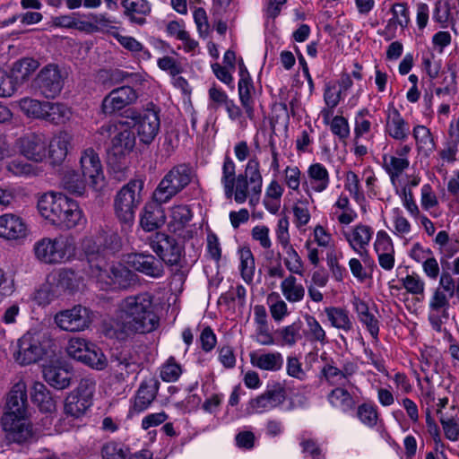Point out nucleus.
Listing matches in <instances>:
<instances>
[{"mask_svg":"<svg viewBox=\"0 0 459 459\" xmlns=\"http://www.w3.org/2000/svg\"><path fill=\"white\" fill-rule=\"evenodd\" d=\"M282 357L279 352L261 355L251 354L253 366L263 370L276 371L281 368Z\"/></svg>","mask_w":459,"mask_h":459,"instance_id":"obj_44","label":"nucleus"},{"mask_svg":"<svg viewBox=\"0 0 459 459\" xmlns=\"http://www.w3.org/2000/svg\"><path fill=\"white\" fill-rule=\"evenodd\" d=\"M137 369L138 364L126 354L120 353L110 359L111 378L116 383L126 382L131 374L137 372Z\"/></svg>","mask_w":459,"mask_h":459,"instance_id":"obj_28","label":"nucleus"},{"mask_svg":"<svg viewBox=\"0 0 459 459\" xmlns=\"http://www.w3.org/2000/svg\"><path fill=\"white\" fill-rule=\"evenodd\" d=\"M43 377L51 386L62 390L70 385L72 373L62 367L48 365L43 368Z\"/></svg>","mask_w":459,"mask_h":459,"instance_id":"obj_35","label":"nucleus"},{"mask_svg":"<svg viewBox=\"0 0 459 459\" xmlns=\"http://www.w3.org/2000/svg\"><path fill=\"white\" fill-rule=\"evenodd\" d=\"M373 230L369 226L359 224L357 225L351 234H345L346 239L355 251L362 255L361 249L368 245L372 238Z\"/></svg>","mask_w":459,"mask_h":459,"instance_id":"obj_38","label":"nucleus"},{"mask_svg":"<svg viewBox=\"0 0 459 459\" xmlns=\"http://www.w3.org/2000/svg\"><path fill=\"white\" fill-rule=\"evenodd\" d=\"M43 120L59 126L68 123L73 117L72 109L61 102L46 103Z\"/></svg>","mask_w":459,"mask_h":459,"instance_id":"obj_34","label":"nucleus"},{"mask_svg":"<svg viewBox=\"0 0 459 459\" xmlns=\"http://www.w3.org/2000/svg\"><path fill=\"white\" fill-rule=\"evenodd\" d=\"M39 66V62L30 57L22 58L13 64L12 73L15 79L27 80Z\"/></svg>","mask_w":459,"mask_h":459,"instance_id":"obj_48","label":"nucleus"},{"mask_svg":"<svg viewBox=\"0 0 459 459\" xmlns=\"http://www.w3.org/2000/svg\"><path fill=\"white\" fill-rule=\"evenodd\" d=\"M97 134L103 138H110L108 159L112 164H122L136 144V137L129 121L106 123L98 129Z\"/></svg>","mask_w":459,"mask_h":459,"instance_id":"obj_3","label":"nucleus"},{"mask_svg":"<svg viewBox=\"0 0 459 459\" xmlns=\"http://www.w3.org/2000/svg\"><path fill=\"white\" fill-rule=\"evenodd\" d=\"M95 383L89 379H82L78 387L70 393L65 403V412L74 418H79L92 404Z\"/></svg>","mask_w":459,"mask_h":459,"instance_id":"obj_12","label":"nucleus"},{"mask_svg":"<svg viewBox=\"0 0 459 459\" xmlns=\"http://www.w3.org/2000/svg\"><path fill=\"white\" fill-rule=\"evenodd\" d=\"M103 459H126V454L121 445L116 442H108L101 448Z\"/></svg>","mask_w":459,"mask_h":459,"instance_id":"obj_64","label":"nucleus"},{"mask_svg":"<svg viewBox=\"0 0 459 459\" xmlns=\"http://www.w3.org/2000/svg\"><path fill=\"white\" fill-rule=\"evenodd\" d=\"M124 14L131 22L143 25L146 16L152 12V4L147 0H121Z\"/></svg>","mask_w":459,"mask_h":459,"instance_id":"obj_31","label":"nucleus"},{"mask_svg":"<svg viewBox=\"0 0 459 459\" xmlns=\"http://www.w3.org/2000/svg\"><path fill=\"white\" fill-rule=\"evenodd\" d=\"M136 205L134 203H115V212L120 222L132 224L134 220V210Z\"/></svg>","mask_w":459,"mask_h":459,"instance_id":"obj_61","label":"nucleus"},{"mask_svg":"<svg viewBox=\"0 0 459 459\" xmlns=\"http://www.w3.org/2000/svg\"><path fill=\"white\" fill-rule=\"evenodd\" d=\"M325 313L333 327L345 332L352 329V322L346 309L338 307H328L325 308Z\"/></svg>","mask_w":459,"mask_h":459,"instance_id":"obj_42","label":"nucleus"},{"mask_svg":"<svg viewBox=\"0 0 459 459\" xmlns=\"http://www.w3.org/2000/svg\"><path fill=\"white\" fill-rule=\"evenodd\" d=\"M181 374V366L176 362L174 357H169L160 370V377L165 382H175L179 378Z\"/></svg>","mask_w":459,"mask_h":459,"instance_id":"obj_59","label":"nucleus"},{"mask_svg":"<svg viewBox=\"0 0 459 459\" xmlns=\"http://www.w3.org/2000/svg\"><path fill=\"white\" fill-rule=\"evenodd\" d=\"M286 394L281 384L269 387L264 394L250 400L249 405L253 412H263L273 409L285 401Z\"/></svg>","mask_w":459,"mask_h":459,"instance_id":"obj_20","label":"nucleus"},{"mask_svg":"<svg viewBox=\"0 0 459 459\" xmlns=\"http://www.w3.org/2000/svg\"><path fill=\"white\" fill-rule=\"evenodd\" d=\"M92 343L82 338L70 339L66 347V352L69 357L82 362L87 356Z\"/></svg>","mask_w":459,"mask_h":459,"instance_id":"obj_52","label":"nucleus"},{"mask_svg":"<svg viewBox=\"0 0 459 459\" xmlns=\"http://www.w3.org/2000/svg\"><path fill=\"white\" fill-rule=\"evenodd\" d=\"M31 198L28 186L10 185L0 186V201L22 200Z\"/></svg>","mask_w":459,"mask_h":459,"instance_id":"obj_53","label":"nucleus"},{"mask_svg":"<svg viewBox=\"0 0 459 459\" xmlns=\"http://www.w3.org/2000/svg\"><path fill=\"white\" fill-rule=\"evenodd\" d=\"M330 184V175L325 165L319 162L312 163L307 170V178L303 184L308 195L312 192L321 193Z\"/></svg>","mask_w":459,"mask_h":459,"instance_id":"obj_21","label":"nucleus"},{"mask_svg":"<svg viewBox=\"0 0 459 459\" xmlns=\"http://www.w3.org/2000/svg\"><path fill=\"white\" fill-rule=\"evenodd\" d=\"M385 133L399 142H405L410 135L408 122L394 105H389L385 111Z\"/></svg>","mask_w":459,"mask_h":459,"instance_id":"obj_19","label":"nucleus"},{"mask_svg":"<svg viewBox=\"0 0 459 459\" xmlns=\"http://www.w3.org/2000/svg\"><path fill=\"white\" fill-rule=\"evenodd\" d=\"M329 403L333 407L340 408L343 412H348L355 408L356 402L351 394L342 387H336L328 394Z\"/></svg>","mask_w":459,"mask_h":459,"instance_id":"obj_43","label":"nucleus"},{"mask_svg":"<svg viewBox=\"0 0 459 459\" xmlns=\"http://www.w3.org/2000/svg\"><path fill=\"white\" fill-rule=\"evenodd\" d=\"M357 416L363 424L368 427H374L377 422V410L372 405L367 403L358 407Z\"/></svg>","mask_w":459,"mask_h":459,"instance_id":"obj_62","label":"nucleus"},{"mask_svg":"<svg viewBox=\"0 0 459 459\" xmlns=\"http://www.w3.org/2000/svg\"><path fill=\"white\" fill-rule=\"evenodd\" d=\"M34 83L44 97L55 98L63 89L64 76L56 65L48 64L39 72Z\"/></svg>","mask_w":459,"mask_h":459,"instance_id":"obj_15","label":"nucleus"},{"mask_svg":"<svg viewBox=\"0 0 459 459\" xmlns=\"http://www.w3.org/2000/svg\"><path fill=\"white\" fill-rule=\"evenodd\" d=\"M123 117L125 121L131 123V129L134 128L140 142L143 144H150L158 135L160 120L159 113L153 108H128Z\"/></svg>","mask_w":459,"mask_h":459,"instance_id":"obj_5","label":"nucleus"},{"mask_svg":"<svg viewBox=\"0 0 459 459\" xmlns=\"http://www.w3.org/2000/svg\"><path fill=\"white\" fill-rule=\"evenodd\" d=\"M193 217L188 205L179 204L171 209V221L169 223V230L176 234L181 235V231L186 228Z\"/></svg>","mask_w":459,"mask_h":459,"instance_id":"obj_36","label":"nucleus"},{"mask_svg":"<svg viewBox=\"0 0 459 459\" xmlns=\"http://www.w3.org/2000/svg\"><path fill=\"white\" fill-rule=\"evenodd\" d=\"M143 186L141 179L130 180L118 191L116 201H139L143 198Z\"/></svg>","mask_w":459,"mask_h":459,"instance_id":"obj_47","label":"nucleus"},{"mask_svg":"<svg viewBox=\"0 0 459 459\" xmlns=\"http://www.w3.org/2000/svg\"><path fill=\"white\" fill-rule=\"evenodd\" d=\"M93 313L82 305H75L70 309L57 312L54 316L55 324L63 331L80 332L91 325Z\"/></svg>","mask_w":459,"mask_h":459,"instance_id":"obj_10","label":"nucleus"},{"mask_svg":"<svg viewBox=\"0 0 459 459\" xmlns=\"http://www.w3.org/2000/svg\"><path fill=\"white\" fill-rule=\"evenodd\" d=\"M411 150L409 145H403L397 148L394 154H384L382 157L383 168L398 193L401 177L410 166L408 155Z\"/></svg>","mask_w":459,"mask_h":459,"instance_id":"obj_16","label":"nucleus"},{"mask_svg":"<svg viewBox=\"0 0 459 459\" xmlns=\"http://www.w3.org/2000/svg\"><path fill=\"white\" fill-rule=\"evenodd\" d=\"M113 36L123 48L130 51L139 60L148 61L152 58L151 52L134 37L122 35L117 32L113 33Z\"/></svg>","mask_w":459,"mask_h":459,"instance_id":"obj_41","label":"nucleus"},{"mask_svg":"<svg viewBox=\"0 0 459 459\" xmlns=\"http://www.w3.org/2000/svg\"><path fill=\"white\" fill-rule=\"evenodd\" d=\"M191 181V169L186 164L174 167L160 182L153 201H169Z\"/></svg>","mask_w":459,"mask_h":459,"instance_id":"obj_8","label":"nucleus"},{"mask_svg":"<svg viewBox=\"0 0 459 459\" xmlns=\"http://www.w3.org/2000/svg\"><path fill=\"white\" fill-rule=\"evenodd\" d=\"M48 101H39L31 98H22L18 101L22 112L28 117L42 119L45 114V105Z\"/></svg>","mask_w":459,"mask_h":459,"instance_id":"obj_45","label":"nucleus"},{"mask_svg":"<svg viewBox=\"0 0 459 459\" xmlns=\"http://www.w3.org/2000/svg\"><path fill=\"white\" fill-rule=\"evenodd\" d=\"M208 108L217 110L220 108H224L230 99L221 88L213 85L208 91Z\"/></svg>","mask_w":459,"mask_h":459,"instance_id":"obj_58","label":"nucleus"},{"mask_svg":"<svg viewBox=\"0 0 459 459\" xmlns=\"http://www.w3.org/2000/svg\"><path fill=\"white\" fill-rule=\"evenodd\" d=\"M159 387L160 382L157 379L142 382L134 397L133 410L142 412L148 409L156 398Z\"/></svg>","mask_w":459,"mask_h":459,"instance_id":"obj_30","label":"nucleus"},{"mask_svg":"<svg viewBox=\"0 0 459 459\" xmlns=\"http://www.w3.org/2000/svg\"><path fill=\"white\" fill-rule=\"evenodd\" d=\"M1 425L6 438L11 442L22 444L33 437V429L28 415L4 414L1 418Z\"/></svg>","mask_w":459,"mask_h":459,"instance_id":"obj_14","label":"nucleus"},{"mask_svg":"<svg viewBox=\"0 0 459 459\" xmlns=\"http://www.w3.org/2000/svg\"><path fill=\"white\" fill-rule=\"evenodd\" d=\"M126 264L135 271L159 279L164 275V266L160 260L149 253H131L126 255Z\"/></svg>","mask_w":459,"mask_h":459,"instance_id":"obj_18","label":"nucleus"},{"mask_svg":"<svg viewBox=\"0 0 459 459\" xmlns=\"http://www.w3.org/2000/svg\"><path fill=\"white\" fill-rule=\"evenodd\" d=\"M150 247L158 255L161 263L169 266H182L181 262L185 256V245L173 236L165 232H156L150 238Z\"/></svg>","mask_w":459,"mask_h":459,"instance_id":"obj_7","label":"nucleus"},{"mask_svg":"<svg viewBox=\"0 0 459 459\" xmlns=\"http://www.w3.org/2000/svg\"><path fill=\"white\" fill-rule=\"evenodd\" d=\"M90 347L91 349L89 350L87 356H85V359H83L82 363L96 370H102L106 368L108 361L101 349L94 343H92Z\"/></svg>","mask_w":459,"mask_h":459,"instance_id":"obj_54","label":"nucleus"},{"mask_svg":"<svg viewBox=\"0 0 459 459\" xmlns=\"http://www.w3.org/2000/svg\"><path fill=\"white\" fill-rule=\"evenodd\" d=\"M27 236V226L13 214L0 216V237L5 239H19Z\"/></svg>","mask_w":459,"mask_h":459,"instance_id":"obj_29","label":"nucleus"},{"mask_svg":"<svg viewBox=\"0 0 459 459\" xmlns=\"http://www.w3.org/2000/svg\"><path fill=\"white\" fill-rule=\"evenodd\" d=\"M224 194L227 199L235 201H247V180L243 174L236 176V165L229 156H226L222 164V176L221 178Z\"/></svg>","mask_w":459,"mask_h":459,"instance_id":"obj_11","label":"nucleus"},{"mask_svg":"<svg viewBox=\"0 0 459 459\" xmlns=\"http://www.w3.org/2000/svg\"><path fill=\"white\" fill-rule=\"evenodd\" d=\"M80 166L82 177L92 192L96 193L94 197L98 198L99 194L103 192L107 186L99 154L92 148L86 149L81 155Z\"/></svg>","mask_w":459,"mask_h":459,"instance_id":"obj_9","label":"nucleus"},{"mask_svg":"<svg viewBox=\"0 0 459 459\" xmlns=\"http://www.w3.org/2000/svg\"><path fill=\"white\" fill-rule=\"evenodd\" d=\"M240 255V272L243 280L249 283L253 281L255 273V258L248 247H243L239 250Z\"/></svg>","mask_w":459,"mask_h":459,"instance_id":"obj_50","label":"nucleus"},{"mask_svg":"<svg viewBox=\"0 0 459 459\" xmlns=\"http://www.w3.org/2000/svg\"><path fill=\"white\" fill-rule=\"evenodd\" d=\"M254 84L245 67H240V79L238 83V93L239 102L247 117L250 120L255 118V100L252 95Z\"/></svg>","mask_w":459,"mask_h":459,"instance_id":"obj_24","label":"nucleus"},{"mask_svg":"<svg viewBox=\"0 0 459 459\" xmlns=\"http://www.w3.org/2000/svg\"><path fill=\"white\" fill-rule=\"evenodd\" d=\"M154 48L160 54H164L157 59V66L161 71L168 73L172 77L183 73L184 67L180 60L167 55L169 53L176 55V51L168 43L163 40H157L154 43Z\"/></svg>","mask_w":459,"mask_h":459,"instance_id":"obj_25","label":"nucleus"},{"mask_svg":"<svg viewBox=\"0 0 459 459\" xmlns=\"http://www.w3.org/2000/svg\"><path fill=\"white\" fill-rule=\"evenodd\" d=\"M307 325V338L310 342H318L322 345L328 342L325 331L323 329L319 322L310 315L305 316Z\"/></svg>","mask_w":459,"mask_h":459,"instance_id":"obj_55","label":"nucleus"},{"mask_svg":"<svg viewBox=\"0 0 459 459\" xmlns=\"http://www.w3.org/2000/svg\"><path fill=\"white\" fill-rule=\"evenodd\" d=\"M4 414L28 415V397L26 384L19 381L10 390L6 399V411Z\"/></svg>","mask_w":459,"mask_h":459,"instance_id":"obj_22","label":"nucleus"},{"mask_svg":"<svg viewBox=\"0 0 459 459\" xmlns=\"http://www.w3.org/2000/svg\"><path fill=\"white\" fill-rule=\"evenodd\" d=\"M331 132L341 141H345L350 136V125L342 116H335L329 125Z\"/></svg>","mask_w":459,"mask_h":459,"instance_id":"obj_60","label":"nucleus"},{"mask_svg":"<svg viewBox=\"0 0 459 459\" xmlns=\"http://www.w3.org/2000/svg\"><path fill=\"white\" fill-rule=\"evenodd\" d=\"M75 246L70 236L59 235L54 238H43L33 247L35 257L46 264H57L74 255Z\"/></svg>","mask_w":459,"mask_h":459,"instance_id":"obj_4","label":"nucleus"},{"mask_svg":"<svg viewBox=\"0 0 459 459\" xmlns=\"http://www.w3.org/2000/svg\"><path fill=\"white\" fill-rule=\"evenodd\" d=\"M48 138L43 133H30L17 140L20 153L36 163L48 159Z\"/></svg>","mask_w":459,"mask_h":459,"instance_id":"obj_13","label":"nucleus"},{"mask_svg":"<svg viewBox=\"0 0 459 459\" xmlns=\"http://www.w3.org/2000/svg\"><path fill=\"white\" fill-rule=\"evenodd\" d=\"M166 221V214L161 203H146L141 217V226L146 231L161 227Z\"/></svg>","mask_w":459,"mask_h":459,"instance_id":"obj_32","label":"nucleus"},{"mask_svg":"<svg viewBox=\"0 0 459 459\" xmlns=\"http://www.w3.org/2000/svg\"><path fill=\"white\" fill-rule=\"evenodd\" d=\"M37 206L42 217L53 224L59 225L64 203H38Z\"/></svg>","mask_w":459,"mask_h":459,"instance_id":"obj_51","label":"nucleus"},{"mask_svg":"<svg viewBox=\"0 0 459 459\" xmlns=\"http://www.w3.org/2000/svg\"><path fill=\"white\" fill-rule=\"evenodd\" d=\"M368 117H371V114L368 108H361L356 113L354 123L355 138H360L370 132L372 123Z\"/></svg>","mask_w":459,"mask_h":459,"instance_id":"obj_56","label":"nucleus"},{"mask_svg":"<svg viewBox=\"0 0 459 459\" xmlns=\"http://www.w3.org/2000/svg\"><path fill=\"white\" fill-rule=\"evenodd\" d=\"M138 99L135 90L130 86H122L112 90L102 100L101 111L105 115H113L117 111L134 104Z\"/></svg>","mask_w":459,"mask_h":459,"instance_id":"obj_17","label":"nucleus"},{"mask_svg":"<svg viewBox=\"0 0 459 459\" xmlns=\"http://www.w3.org/2000/svg\"><path fill=\"white\" fill-rule=\"evenodd\" d=\"M121 247V238L109 228L100 229L95 237L85 238L82 241L88 263L98 272L106 271L107 259L120 251Z\"/></svg>","mask_w":459,"mask_h":459,"instance_id":"obj_2","label":"nucleus"},{"mask_svg":"<svg viewBox=\"0 0 459 459\" xmlns=\"http://www.w3.org/2000/svg\"><path fill=\"white\" fill-rule=\"evenodd\" d=\"M62 187L66 194L76 198L89 197L84 181L74 170L66 171L62 178Z\"/></svg>","mask_w":459,"mask_h":459,"instance_id":"obj_37","label":"nucleus"},{"mask_svg":"<svg viewBox=\"0 0 459 459\" xmlns=\"http://www.w3.org/2000/svg\"><path fill=\"white\" fill-rule=\"evenodd\" d=\"M413 137L420 149L432 150L435 147V142L429 128L425 126L418 125L413 127Z\"/></svg>","mask_w":459,"mask_h":459,"instance_id":"obj_57","label":"nucleus"},{"mask_svg":"<svg viewBox=\"0 0 459 459\" xmlns=\"http://www.w3.org/2000/svg\"><path fill=\"white\" fill-rule=\"evenodd\" d=\"M88 19L91 21V24L94 26V32L102 31L113 28L112 23L114 20L108 13H89Z\"/></svg>","mask_w":459,"mask_h":459,"instance_id":"obj_63","label":"nucleus"},{"mask_svg":"<svg viewBox=\"0 0 459 459\" xmlns=\"http://www.w3.org/2000/svg\"><path fill=\"white\" fill-rule=\"evenodd\" d=\"M109 278L117 288L126 290L135 284L137 275L125 265L118 264L110 268Z\"/></svg>","mask_w":459,"mask_h":459,"instance_id":"obj_40","label":"nucleus"},{"mask_svg":"<svg viewBox=\"0 0 459 459\" xmlns=\"http://www.w3.org/2000/svg\"><path fill=\"white\" fill-rule=\"evenodd\" d=\"M72 139V135L65 130L58 131L48 139V158L51 159L52 163H60L65 159Z\"/></svg>","mask_w":459,"mask_h":459,"instance_id":"obj_27","label":"nucleus"},{"mask_svg":"<svg viewBox=\"0 0 459 459\" xmlns=\"http://www.w3.org/2000/svg\"><path fill=\"white\" fill-rule=\"evenodd\" d=\"M62 214L59 225L68 229L78 225L82 219V212L79 209L77 203H64Z\"/></svg>","mask_w":459,"mask_h":459,"instance_id":"obj_49","label":"nucleus"},{"mask_svg":"<svg viewBox=\"0 0 459 459\" xmlns=\"http://www.w3.org/2000/svg\"><path fill=\"white\" fill-rule=\"evenodd\" d=\"M244 177H247V200L257 201L262 193L263 178L260 172V163L258 159L254 156L247 161L245 169Z\"/></svg>","mask_w":459,"mask_h":459,"instance_id":"obj_23","label":"nucleus"},{"mask_svg":"<svg viewBox=\"0 0 459 459\" xmlns=\"http://www.w3.org/2000/svg\"><path fill=\"white\" fill-rule=\"evenodd\" d=\"M281 289L285 299L290 302L300 301L305 295L304 287L297 283V279L290 275L285 278L281 284Z\"/></svg>","mask_w":459,"mask_h":459,"instance_id":"obj_46","label":"nucleus"},{"mask_svg":"<svg viewBox=\"0 0 459 459\" xmlns=\"http://www.w3.org/2000/svg\"><path fill=\"white\" fill-rule=\"evenodd\" d=\"M30 395L32 402L38 405L41 411L49 412L55 410L56 403L44 384L35 382Z\"/></svg>","mask_w":459,"mask_h":459,"instance_id":"obj_39","label":"nucleus"},{"mask_svg":"<svg viewBox=\"0 0 459 459\" xmlns=\"http://www.w3.org/2000/svg\"><path fill=\"white\" fill-rule=\"evenodd\" d=\"M49 342L51 340L46 333L29 331L18 339L13 358L21 365L36 363L46 354Z\"/></svg>","mask_w":459,"mask_h":459,"instance_id":"obj_6","label":"nucleus"},{"mask_svg":"<svg viewBox=\"0 0 459 459\" xmlns=\"http://www.w3.org/2000/svg\"><path fill=\"white\" fill-rule=\"evenodd\" d=\"M49 290L54 294H60L65 290H73L77 287L78 278L74 270L62 268L53 272L47 278Z\"/></svg>","mask_w":459,"mask_h":459,"instance_id":"obj_26","label":"nucleus"},{"mask_svg":"<svg viewBox=\"0 0 459 459\" xmlns=\"http://www.w3.org/2000/svg\"><path fill=\"white\" fill-rule=\"evenodd\" d=\"M119 322L127 335L146 333L159 325V316L153 309V297L148 292L129 296L120 305Z\"/></svg>","mask_w":459,"mask_h":459,"instance_id":"obj_1","label":"nucleus"},{"mask_svg":"<svg viewBox=\"0 0 459 459\" xmlns=\"http://www.w3.org/2000/svg\"><path fill=\"white\" fill-rule=\"evenodd\" d=\"M392 17L387 21L385 31L390 37H394L397 27L406 28L410 23V11L406 4L396 3L391 7Z\"/></svg>","mask_w":459,"mask_h":459,"instance_id":"obj_33","label":"nucleus"}]
</instances>
